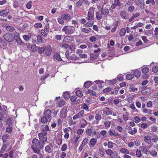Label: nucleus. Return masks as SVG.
<instances>
[{"label":"nucleus","instance_id":"obj_34","mask_svg":"<svg viewBox=\"0 0 158 158\" xmlns=\"http://www.w3.org/2000/svg\"><path fill=\"white\" fill-rule=\"evenodd\" d=\"M126 29L125 28H122L120 31L119 35L120 36H123L125 35L126 33Z\"/></svg>","mask_w":158,"mask_h":158},{"label":"nucleus","instance_id":"obj_35","mask_svg":"<svg viewBox=\"0 0 158 158\" xmlns=\"http://www.w3.org/2000/svg\"><path fill=\"white\" fill-rule=\"evenodd\" d=\"M91 84V81H87L84 83V86L85 88H88L90 86Z\"/></svg>","mask_w":158,"mask_h":158},{"label":"nucleus","instance_id":"obj_12","mask_svg":"<svg viewBox=\"0 0 158 158\" xmlns=\"http://www.w3.org/2000/svg\"><path fill=\"white\" fill-rule=\"evenodd\" d=\"M109 134L110 135H113L115 137L119 136V134L117 132H116L113 129H110L108 131Z\"/></svg>","mask_w":158,"mask_h":158},{"label":"nucleus","instance_id":"obj_18","mask_svg":"<svg viewBox=\"0 0 158 158\" xmlns=\"http://www.w3.org/2000/svg\"><path fill=\"white\" fill-rule=\"evenodd\" d=\"M9 12V11L7 9L0 10V16L2 17L6 16Z\"/></svg>","mask_w":158,"mask_h":158},{"label":"nucleus","instance_id":"obj_17","mask_svg":"<svg viewBox=\"0 0 158 158\" xmlns=\"http://www.w3.org/2000/svg\"><path fill=\"white\" fill-rule=\"evenodd\" d=\"M50 146L47 145L45 147V151L48 153H51L52 152V144H50Z\"/></svg>","mask_w":158,"mask_h":158},{"label":"nucleus","instance_id":"obj_26","mask_svg":"<svg viewBox=\"0 0 158 158\" xmlns=\"http://www.w3.org/2000/svg\"><path fill=\"white\" fill-rule=\"evenodd\" d=\"M6 124L10 126V125H12L13 124L14 121L12 118H9L7 120Z\"/></svg>","mask_w":158,"mask_h":158},{"label":"nucleus","instance_id":"obj_6","mask_svg":"<svg viewBox=\"0 0 158 158\" xmlns=\"http://www.w3.org/2000/svg\"><path fill=\"white\" fill-rule=\"evenodd\" d=\"M84 114V111L83 110H81L77 114L74 115L73 117V119L74 120L76 119L80 118L82 117Z\"/></svg>","mask_w":158,"mask_h":158},{"label":"nucleus","instance_id":"obj_27","mask_svg":"<svg viewBox=\"0 0 158 158\" xmlns=\"http://www.w3.org/2000/svg\"><path fill=\"white\" fill-rule=\"evenodd\" d=\"M120 152L123 154H128L129 153V151L127 149L123 148H121L120 150Z\"/></svg>","mask_w":158,"mask_h":158},{"label":"nucleus","instance_id":"obj_61","mask_svg":"<svg viewBox=\"0 0 158 158\" xmlns=\"http://www.w3.org/2000/svg\"><path fill=\"white\" fill-rule=\"evenodd\" d=\"M88 92L91 95H92L93 96H95L96 94V92L95 91L90 89L88 90Z\"/></svg>","mask_w":158,"mask_h":158},{"label":"nucleus","instance_id":"obj_5","mask_svg":"<svg viewBox=\"0 0 158 158\" xmlns=\"http://www.w3.org/2000/svg\"><path fill=\"white\" fill-rule=\"evenodd\" d=\"M67 108L66 107H64L61 110L60 113V117L61 118H64L66 116V111L67 110Z\"/></svg>","mask_w":158,"mask_h":158},{"label":"nucleus","instance_id":"obj_29","mask_svg":"<svg viewBox=\"0 0 158 158\" xmlns=\"http://www.w3.org/2000/svg\"><path fill=\"white\" fill-rule=\"evenodd\" d=\"M10 137V135L6 134L4 135L2 137V139L3 142H5L6 141L7 139Z\"/></svg>","mask_w":158,"mask_h":158},{"label":"nucleus","instance_id":"obj_8","mask_svg":"<svg viewBox=\"0 0 158 158\" xmlns=\"http://www.w3.org/2000/svg\"><path fill=\"white\" fill-rule=\"evenodd\" d=\"M100 12L105 17H106L109 13L108 9L105 7L104 8L103 7H102Z\"/></svg>","mask_w":158,"mask_h":158},{"label":"nucleus","instance_id":"obj_1","mask_svg":"<svg viewBox=\"0 0 158 158\" xmlns=\"http://www.w3.org/2000/svg\"><path fill=\"white\" fill-rule=\"evenodd\" d=\"M44 144L41 142L39 141L37 139H34L32 140V145L31 148L34 153L39 154L40 152V149H42L44 146Z\"/></svg>","mask_w":158,"mask_h":158},{"label":"nucleus","instance_id":"obj_20","mask_svg":"<svg viewBox=\"0 0 158 158\" xmlns=\"http://www.w3.org/2000/svg\"><path fill=\"white\" fill-rule=\"evenodd\" d=\"M97 142V139L95 138H92L89 142V145H91L92 147L94 146Z\"/></svg>","mask_w":158,"mask_h":158},{"label":"nucleus","instance_id":"obj_64","mask_svg":"<svg viewBox=\"0 0 158 158\" xmlns=\"http://www.w3.org/2000/svg\"><path fill=\"white\" fill-rule=\"evenodd\" d=\"M134 118L135 120V122L136 123L139 122L141 120L140 118L138 116H136L134 117Z\"/></svg>","mask_w":158,"mask_h":158},{"label":"nucleus","instance_id":"obj_14","mask_svg":"<svg viewBox=\"0 0 158 158\" xmlns=\"http://www.w3.org/2000/svg\"><path fill=\"white\" fill-rule=\"evenodd\" d=\"M106 154L110 156H112L113 154L116 155V156H117L118 153L116 151L113 152L110 149H109L105 150Z\"/></svg>","mask_w":158,"mask_h":158},{"label":"nucleus","instance_id":"obj_36","mask_svg":"<svg viewBox=\"0 0 158 158\" xmlns=\"http://www.w3.org/2000/svg\"><path fill=\"white\" fill-rule=\"evenodd\" d=\"M80 137V136H77L76 137L74 138L73 139V142L74 144H76L77 145L78 143V142H79V140Z\"/></svg>","mask_w":158,"mask_h":158},{"label":"nucleus","instance_id":"obj_13","mask_svg":"<svg viewBox=\"0 0 158 158\" xmlns=\"http://www.w3.org/2000/svg\"><path fill=\"white\" fill-rule=\"evenodd\" d=\"M120 16L123 19H127L128 18V14L125 10L121 11L120 13Z\"/></svg>","mask_w":158,"mask_h":158},{"label":"nucleus","instance_id":"obj_22","mask_svg":"<svg viewBox=\"0 0 158 158\" xmlns=\"http://www.w3.org/2000/svg\"><path fill=\"white\" fill-rule=\"evenodd\" d=\"M63 95L64 98L66 100L68 99L70 96L69 93L66 91L64 92L63 94Z\"/></svg>","mask_w":158,"mask_h":158},{"label":"nucleus","instance_id":"obj_53","mask_svg":"<svg viewBox=\"0 0 158 158\" xmlns=\"http://www.w3.org/2000/svg\"><path fill=\"white\" fill-rule=\"evenodd\" d=\"M86 134L89 136H92V130L90 128L88 129L86 131Z\"/></svg>","mask_w":158,"mask_h":158},{"label":"nucleus","instance_id":"obj_19","mask_svg":"<svg viewBox=\"0 0 158 158\" xmlns=\"http://www.w3.org/2000/svg\"><path fill=\"white\" fill-rule=\"evenodd\" d=\"M61 16L64 20H66L68 21H69L71 19L70 15L68 14H64L63 15H62Z\"/></svg>","mask_w":158,"mask_h":158},{"label":"nucleus","instance_id":"obj_37","mask_svg":"<svg viewBox=\"0 0 158 158\" xmlns=\"http://www.w3.org/2000/svg\"><path fill=\"white\" fill-rule=\"evenodd\" d=\"M37 41L40 43H42L43 42V40L42 36L40 35H38L37 36Z\"/></svg>","mask_w":158,"mask_h":158},{"label":"nucleus","instance_id":"obj_4","mask_svg":"<svg viewBox=\"0 0 158 158\" xmlns=\"http://www.w3.org/2000/svg\"><path fill=\"white\" fill-rule=\"evenodd\" d=\"M92 8H90L89 9L87 14V16L86 19L89 21H93L94 19V10H92Z\"/></svg>","mask_w":158,"mask_h":158},{"label":"nucleus","instance_id":"obj_38","mask_svg":"<svg viewBox=\"0 0 158 158\" xmlns=\"http://www.w3.org/2000/svg\"><path fill=\"white\" fill-rule=\"evenodd\" d=\"M70 54L69 53V52L68 51H66L65 52V55L66 57L68 59L71 60L72 58V56L70 55Z\"/></svg>","mask_w":158,"mask_h":158},{"label":"nucleus","instance_id":"obj_42","mask_svg":"<svg viewBox=\"0 0 158 158\" xmlns=\"http://www.w3.org/2000/svg\"><path fill=\"white\" fill-rule=\"evenodd\" d=\"M144 140L147 143H151V139L149 136H145Z\"/></svg>","mask_w":158,"mask_h":158},{"label":"nucleus","instance_id":"obj_21","mask_svg":"<svg viewBox=\"0 0 158 158\" xmlns=\"http://www.w3.org/2000/svg\"><path fill=\"white\" fill-rule=\"evenodd\" d=\"M96 17L98 20L101 19L102 18V15L99 12H96L95 13Z\"/></svg>","mask_w":158,"mask_h":158},{"label":"nucleus","instance_id":"obj_60","mask_svg":"<svg viewBox=\"0 0 158 158\" xmlns=\"http://www.w3.org/2000/svg\"><path fill=\"white\" fill-rule=\"evenodd\" d=\"M136 155L138 157H140L142 156L141 152L138 149L136 151Z\"/></svg>","mask_w":158,"mask_h":158},{"label":"nucleus","instance_id":"obj_51","mask_svg":"<svg viewBox=\"0 0 158 158\" xmlns=\"http://www.w3.org/2000/svg\"><path fill=\"white\" fill-rule=\"evenodd\" d=\"M152 140V142L156 143L158 141V138L156 135H154L153 136Z\"/></svg>","mask_w":158,"mask_h":158},{"label":"nucleus","instance_id":"obj_25","mask_svg":"<svg viewBox=\"0 0 158 158\" xmlns=\"http://www.w3.org/2000/svg\"><path fill=\"white\" fill-rule=\"evenodd\" d=\"M99 54H95L94 53H92L90 55V58L92 60H95L98 57Z\"/></svg>","mask_w":158,"mask_h":158},{"label":"nucleus","instance_id":"obj_48","mask_svg":"<svg viewBox=\"0 0 158 158\" xmlns=\"http://www.w3.org/2000/svg\"><path fill=\"white\" fill-rule=\"evenodd\" d=\"M76 93L77 96L80 97H81L83 96L82 92L80 90H77Z\"/></svg>","mask_w":158,"mask_h":158},{"label":"nucleus","instance_id":"obj_45","mask_svg":"<svg viewBox=\"0 0 158 158\" xmlns=\"http://www.w3.org/2000/svg\"><path fill=\"white\" fill-rule=\"evenodd\" d=\"M6 29L8 31H12L15 30V28L12 26H8L6 27Z\"/></svg>","mask_w":158,"mask_h":158},{"label":"nucleus","instance_id":"obj_15","mask_svg":"<svg viewBox=\"0 0 158 158\" xmlns=\"http://www.w3.org/2000/svg\"><path fill=\"white\" fill-rule=\"evenodd\" d=\"M103 113L106 115L112 114V112L111 109L108 107H105L103 110Z\"/></svg>","mask_w":158,"mask_h":158},{"label":"nucleus","instance_id":"obj_11","mask_svg":"<svg viewBox=\"0 0 158 158\" xmlns=\"http://www.w3.org/2000/svg\"><path fill=\"white\" fill-rule=\"evenodd\" d=\"M140 148L141 151L143 152V153L146 154H150V150L146 147L144 146H141L140 147Z\"/></svg>","mask_w":158,"mask_h":158},{"label":"nucleus","instance_id":"obj_23","mask_svg":"<svg viewBox=\"0 0 158 158\" xmlns=\"http://www.w3.org/2000/svg\"><path fill=\"white\" fill-rule=\"evenodd\" d=\"M133 73V75L136 77H139L140 76V71L138 70H135Z\"/></svg>","mask_w":158,"mask_h":158},{"label":"nucleus","instance_id":"obj_10","mask_svg":"<svg viewBox=\"0 0 158 158\" xmlns=\"http://www.w3.org/2000/svg\"><path fill=\"white\" fill-rule=\"evenodd\" d=\"M88 139L87 138H85L82 142V144L80 146L79 148V150L81 151L83 149L84 147L88 143Z\"/></svg>","mask_w":158,"mask_h":158},{"label":"nucleus","instance_id":"obj_9","mask_svg":"<svg viewBox=\"0 0 158 158\" xmlns=\"http://www.w3.org/2000/svg\"><path fill=\"white\" fill-rule=\"evenodd\" d=\"M44 115L46 118H48L49 121H50L51 120V110L49 109L46 110L44 112Z\"/></svg>","mask_w":158,"mask_h":158},{"label":"nucleus","instance_id":"obj_43","mask_svg":"<svg viewBox=\"0 0 158 158\" xmlns=\"http://www.w3.org/2000/svg\"><path fill=\"white\" fill-rule=\"evenodd\" d=\"M137 132V130L135 128H134L133 130L130 131H128V133L131 135L135 134Z\"/></svg>","mask_w":158,"mask_h":158},{"label":"nucleus","instance_id":"obj_31","mask_svg":"<svg viewBox=\"0 0 158 158\" xmlns=\"http://www.w3.org/2000/svg\"><path fill=\"white\" fill-rule=\"evenodd\" d=\"M48 120H48V118L45 116L42 117L41 119V122L43 123H47Z\"/></svg>","mask_w":158,"mask_h":158},{"label":"nucleus","instance_id":"obj_58","mask_svg":"<svg viewBox=\"0 0 158 158\" xmlns=\"http://www.w3.org/2000/svg\"><path fill=\"white\" fill-rule=\"evenodd\" d=\"M97 40V38L94 36H91L89 38V40L91 42H94L95 41Z\"/></svg>","mask_w":158,"mask_h":158},{"label":"nucleus","instance_id":"obj_24","mask_svg":"<svg viewBox=\"0 0 158 158\" xmlns=\"http://www.w3.org/2000/svg\"><path fill=\"white\" fill-rule=\"evenodd\" d=\"M130 108L133 110V111L135 112H138L139 111L135 108L134 104L133 103L131 104L130 105Z\"/></svg>","mask_w":158,"mask_h":158},{"label":"nucleus","instance_id":"obj_41","mask_svg":"<svg viewBox=\"0 0 158 158\" xmlns=\"http://www.w3.org/2000/svg\"><path fill=\"white\" fill-rule=\"evenodd\" d=\"M54 58L58 60H62L60 55L58 53L55 54L54 56Z\"/></svg>","mask_w":158,"mask_h":158},{"label":"nucleus","instance_id":"obj_33","mask_svg":"<svg viewBox=\"0 0 158 158\" xmlns=\"http://www.w3.org/2000/svg\"><path fill=\"white\" fill-rule=\"evenodd\" d=\"M91 29L90 28H89L88 29L83 28L81 30V31L82 32L88 34L91 31Z\"/></svg>","mask_w":158,"mask_h":158},{"label":"nucleus","instance_id":"obj_32","mask_svg":"<svg viewBox=\"0 0 158 158\" xmlns=\"http://www.w3.org/2000/svg\"><path fill=\"white\" fill-rule=\"evenodd\" d=\"M45 49L46 47L45 46L40 48L39 47V48H38V52L39 53H42L44 52Z\"/></svg>","mask_w":158,"mask_h":158},{"label":"nucleus","instance_id":"obj_52","mask_svg":"<svg viewBox=\"0 0 158 158\" xmlns=\"http://www.w3.org/2000/svg\"><path fill=\"white\" fill-rule=\"evenodd\" d=\"M94 23V22L93 21L89 22V21L87 23H85L84 24V25L85 27H90Z\"/></svg>","mask_w":158,"mask_h":158},{"label":"nucleus","instance_id":"obj_44","mask_svg":"<svg viewBox=\"0 0 158 158\" xmlns=\"http://www.w3.org/2000/svg\"><path fill=\"white\" fill-rule=\"evenodd\" d=\"M121 6V3H120L119 0H114V3L112 5V6Z\"/></svg>","mask_w":158,"mask_h":158},{"label":"nucleus","instance_id":"obj_59","mask_svg":"<svg viewBox=\"0 0 158 158\" xmlns=\"http://www.w3.org/2000/svg\"><path fill=\"white\" fill-rule=\"evenodd\" d=\"M95 118L96 120L99 121L101 119V115L100 114L98 113L96 115Z\"/></svg>","mask_w":158,"mask_h":158},{"label":"nucleus","instance_id":"obj_49","mask_svg":"<svg viewBox=\"0 0 158 158\" xmlns=\"http://www.w3.org/2000/svg\"><path fill=\"white\" fill-rule=\"evenodd\" d=\"M12 127L9 126L7 127L6 131L8 133H10L12 131Z\"/></svg>","mask_w":158,"mask_h":158},{"label":"nucleus","instance_id":"obj_63","mask_svg":"<svg viewBox=\"0 0 158 158\" xmlns=\"http://www.w3.org/2000/svg\"><path fill=\"white\" fill-rule=\"evenodd\" d=\"M64 19L61 16V17H60L58 19V23L60 24H62L64 22Z\"/></svg>","mask_w":158,"mask_h":158},{"label":"nucleus","instance_id":"obj_16","mask_svg":"<svg viewBox=\"0 0 158 158\" xmlns=\"http://www.w3.org/2000/svg\"><path fill=\"white\" fill-rule=\"evenodd\" d=\"M52 52L51 47L50 46H48L46 49L45 54L47 56H49Z\"/></svg>","mask_w":158,"mask_h":158},{"label":"nucleus","instance_id":"obj_7","mask_svg":"<svg viewBox=\"0 0 158 158\" xmlns=\"http://www.w3.org/2000/svg\"><path fill=\"white\" fill-rule=\"evenodd\" d=\"M38 136L39 139L40 140V141L43 144H44V143L47 141L48 138L46 135H44L42 134H38Z\"/></svg>","mask_w":158,"mask_h":158},{"label":"nucleus","instance_id":"obj_28","mask_svg":"<svg viewBox=\"0 0 158 158\" xmlns=\"http://www.w3.org/2000/svg\"><path fill=\"white\" fill-rule=\"evenodd\" d=\"M38 48H39V47L36 46L35 44H33L31 48V50L32 52H35L38 50Z\"/></svg>","mask_w":158,"mask_h":158},{"label":"nucleus","instance_id":"obj_55","mask_svg":"<svg viewBox=\"0 0 158 158\" xmlns=\"http://www.w3.org/2000/svg\"><path fill=\"white\" fill-rule=\"evenodd\" d=\"M146 3L147 4L151 3L152 5H153L155 4V2L154 0H148L146 1Z\"/></svg>","mask_w":158,"mask_h":158},{"label":"nucleus","instance_id":"obj_47","mask_svg":"<svg viewBox=\"0 0 158 158\" xmlns=\"http://www.w3.org/2000/svg\"><path fill=\"white\" fill-rule=\"evenodd\" d=\"M150 154L152 156H156L157 155V152L155 150H152L151 151H150Z\"/></svg>","mask_w":158,"mask_h":158},{"label":"nucleus","instance_id":"obj_3","mask_svg":"<svg viewBox=\"0 0 158 158\" xmlns=\"http://www.w3.org/2000/svg\"><path fill=\"white\" fill-rule=\"evenodd\" d=\"M3 37L7 42H13L15 39V37H14L13 34L9 32H8L4 35Z\"/></svg>","mask_w":158,"mask_h":158},{"label":"nucleus","instance_id":"obj_62","mask_svg":"<svg viewBox=\"0 0 158 158\" xmlns=\"http://www.w3.org/2000/svg\"><path fill=\"white\" fill-rule=\"evenodd\" d=\"M17 44L20 45L22 44L23 43L21 39L20 38H16L15 39Z\"/></svg>","mask_w":158,"mask_h":158},{"label":"nucleus","instance_id":"obj_2","mask_svg":"<svg viewBox=\"0 0 158 158\" xmlns=\"http://www.w3.org/2000/svg\"><path fill=\"white\" fill-rule=\"evenodd\" d=\"M75 30V27L70 25L65 26L62 29V31L64 32L65 34L66 35L72 34Z\"/></svg>","mask_w":158,"mask_h":158},{"label":"nucleus","instance_id":"obj_46","mask_svg":"<svg viewBox=\"0 0 158 158\" xmlns=\"http://www.w3.org/2000/svg\"><path fill=\"white\" fill-rule=\"evenodd\" d=\"M149 70V69L147 67H145L143 68L142 69V71L143 73L144 74H146L148 72Z\"/></svg>","mask_w":158,"mask_h":158},{"label":"nucleus","instance_id":"obj_54","mask_svg":"<svg viewBox=\"0 0 158 158\" xmlns=\"http://www.w3.org/2000/svg\"><path fill=\"white\" fill-rule=\"evenodd\" d=\"M65 101L63 100H61L59 103V106L60 107L63 106L65 104Z\"/></svg>","mask_w":158,"mask_h":158},{"label":"nucleus","instance_id":"obj_57","mask_svg":"<svg viewBox=\"0 0 158 158\" xmlns=\"http://www.w3.org/2000/svg\"><path fill=\"white\" fill-rule=\"evenodd\" d=\"M31 1L29 2L26 5V7L28 9H30L31 8L32 6Z\"/></svg>","mask_w":158,"mask_h":158},{"label":"nucleus","instance_id":"obj_50","mask_svg":"<svg viewBox=\"0 0 158 158\" xmlns=\"http://www.w3.org/2000/svg\"><path fill=\"white\" fill-rule=\"evenodd\" d=\"M42 26V24L40 23H35L34 25V27L37 28H40Z\"/></svg>","mask_w":158,"mask_h":158},{"label":"nucleus","instance_id":"obj_30","mask_svg":"<svg viewBox=\"0 0 158 158\" xmlns=\"http://www.w3.org/2000/svg\"><path fill=\"white\" fill-rule=\"evenodd\" d=\"M72 38L71 36H68L65 37L63 40V41L64 42H67L72 40Z\"/></svg>","mask_w":158,"mask_h":158},{"label":"nucleus","instance_id":"obj_56","mask_svg":"<svg viewBox=\"0 0 158 158\" xmlns=\"http://www.w3.org/2000/svg\"><path fill=\"white\" fill-rule=\"evenodd\" d=\"M152 71L155 73L158 72V66H156L153 67L152 69Z\"/></svg>","mask_w":158,"mask_h":158},{"label":"nucleus","instance_id":"obj_40","mask_svg":"<svg viewBox=\"0 0 158 158\" xmlns=\"http://www.w3.org/2000/svg\"><path fill=\"white\" fill-rule=\"evenodd\" d=\"M42 129L43 130L46 131H49V129L48 126L47 125H45L42 126Z\"/></svg>","mask_w":158,"mask_h":158},{"label":"nucleus","instance_id":"obj_39","mask_svg":"<svg viewBox=\"0 0 158 158\" xmlns=\"http://www.w3.org/2000/svg\"><path fill=\"white\" fill-rule=\"evenodd\" d=\"M134 77V75L132 74H129L126 76V79L128 80H131Z\"/></svg>","mask_w":158,"mask_h":158}]
</instances>
